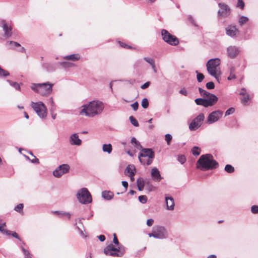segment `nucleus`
Wrapping results in <instances>:
<instances>
[{"label": "nucleus", "mask_w": 258, "mask_h": 258, "mask_svg": "<svg viewBox=\"0 0 258 258\" xmlns=\"http://www.w3.org/2000/svg\"><path fill=\"white\" fill-rule=\"evenodd\" d=\"M81 108L80 114H84L89 117H93L102 113L104 108V104L102 101L96 100L83 105Z\"/></svg>", "instance_id": "1"}, {"label": "nucleus", "mask_w": 258, "mask_h": 258, "mask_svg": "<svg viewBox=\"0 0 258 258\" xmlns=\"http://www.w3.org/2000/svg\"><path fill=\"white\" fill-rule=\"evenodd\" d=\"M218 166V162L209 154L202 155L197 163V168L202 170H212L217 168Z\"/></svg>", "instance_id": "2"}, {"label": "nucleus", "mask_w": 258, "mask_h": 258, "mask_svg": "<svg viewBox=\"0 0 258 258\" xmlns=\"http://www.w3.org/2000/svg\"><path fill=\"white\" fill-rule=\"evenodd\" d=\"M53 84L48 82L43 83H32L31 88L42 96H47L52 92Z\"/></svg>", "instance_id": "3"}, {"label": "nucleus", "mask_w": 258, "mask_h": 258, "mask_svg": "<svg viewBox=\"0 0 258 258\" xmlns=\"http://www.w3.org/2000/svg\"><path fill=\"white\" fill-rule=\"evenodd\" d=\"M221 63V60L218 58H211L209 59L207 64V70L208 73L214 77L218 82H219V77L221 75L219 70V66Z\"/></svg>", "instance_id": "4"}, {"label": "nucleus", "mask_w": 258, "mask_h": 258, "mask_svg": "<svg viewBox=\"0 0 258 258\" xmlns=\"http://www.w3.org/2000/svg\"><path fill=\"white\" fill-rule=\"evenodd\" d=\"M140 150H141L138 156L140 162L145 165H150L152 163V159L155 157L154 151L151 149L143 147Z\"/></svg>", "instance_id": "5"}, {"label": "nucleus", "mask_w": 258, "mask_h": 258, "mask_svg": "<svg viewBox=\"0 0 258 258\" xmlns=\"http://www.w3.org/2000/svg\"><path fill=\"white\" fill-rule=\"evenodd\" d=\"M199 91L201 96L205 99L207 107L213 106L217 102L218 98L215 94L210 93L201 88H199Z\"/></svg>", "instance_id": "6"}, {"label": "nucleus", "mask_w": 258, "mask_h": 258, "mask_svg": "<svg viewBox=\"0 0 258 258\" xmlns=\"http://www.w3.org/2000/svg\"><path fill=\"white\" fill-rule=\"evenodd\" d=\"M30 106L40 118L44 119L46 117L47 115V109L45 104L42 102H32Z\"/></svg>", "instance_id": "7"}, {"label": "nucleus", "mask_w": 258, "mask_h": 258, "mask_svg": "<svg viewBox=\"0 0 258 258\" xmlns=\"http://www.w3.org/2000/svg\"><path fill=\"white\" fill-rule=\"evenodd\" d=\"M76 196L79 202L83 204H87L92 202L91 195L85 187L79 189Z\"/></svg>", "instance_id": "8"}, {"label": "nucleus", "mask_w": 258, "mask_h": 258, "mask_svg": "<svg viewBox=\"0 0 258 258\" xmlns=\"http://www.w3.org/2000/svg\"><path fill=\"white\" fill-rule=\"evenodd\" d=\"M161 33L162 39L168 44L172 46H176L179 44L178 38L174 35L170 34L167 30L162 29Z\"/></svg>", "instance_id": "9"}, {"label": "nucleus", "mask_w": 258, "mask_h": 258, "mask_svg": "<svg viewBox=\"0 0 258 258\" xmlns=\"http://www.w3.org/2000/svg\"><path fill=\"white\" fill-rule=\"evenodd\" d=\"M104 253L106 255L121 257L124 254V251L119 247L116 248L112 244H110L104 249Z\"/></svg>", "instance_id": "10"}, {"label": "nucleus", "mask_w": 258, "mask_h": 258, "mask_svg": "<svg viewBox=\"0 0 258 258\" xmlns=\"http://www.w3.org/2000/svg\"><path fill=\"white\" fill-rule=\"evenodd\" d=\"M149 237H153L158 239H164L167 237L165 228L163 226H157L152 233L148 234Z\"/></svg>", "instance_id": "11"}, {"label": "nucleus", "mask_w": 258, "mask_h": 258, "mask_svg": "<svg viewBox=\"0 0 258 258\" xmlns=\"http://www.w3.org/2000/svg\"><path fill=\"white\" fill-rule=\"evenodd\" d=\"M219 10L218 11V16L221 18H227L231 13V9L229 7L222 3H219L218 4Z\"/></svg>", "instance_id": "12"}, {"label": "nucleus", "mask_w": 258, "mask_h": 258, "mask_svg": "<svg viewBox=\"0 0 258 258\" xmlns=\"http://www.w3.org/2000/svg\"><path fill=\"white\" fill-rule=\"evenodd\" d=\"M205 118L204 114L200 113L197 117L195 118L189 125V129L190 131H195L200 127L202 124Z\"/></svg>", "instance_id": "13"}, {"label": "nucleus", "mask_w": 258, "mask_h": 258, "mask_svg": "<svg viewBox=\"0 0 258 258\" xmlns=\"http://www.w3.org/2000/svg\"><path fill=\"white\" fill-rule=\"evenodd\" d=\"M222 115L223 111L220 110H216L212 112L208 117L207 123L208 124H212L218 121Z\"/></svg>", "instance_id": "14"}, {"label": "nucleus", "mask_w": 258, "mask_h": 258, "mask_svg": "<svg viewBox=\"0 0 258 258\" xmlns=\"http://www.w3.org/2000/svg\"><path fill=\"white\" fill-rule=\"evenodd\" d=\"M70 169V166L68 164H62L59 165L53 172V175L56 177H59L63 174L67 173Z\"/></svg>", "instance_id": "15"}, {"label": "nucleus", "mask_w": 258, "mask_h": 258, "mask_svg": "<svg viewBox=\"0 0 258 258\" xmlns=\"http://www.w3.org/2000/svg\"><path fill=\"white\" fill-rule=\"evenodd\" d=\"M2 28L4 31V36L6 38H9L12 35V27L9 25L6 20L2 21Z\"/></svg>", "instance_id": "16"}, {"label": "nucleus", "mask_w": 258, "mask_h": 258, "mask_svg": "<svg viewBox=\"0 0 258 258\" xmlns=\"http://www.w3.org/2000/svg\"><path fill=\"white\" fill-rule=\"evenodd\" d=\"M239 52V48L235 46H230L227 48V55L231 58L236 57Z\"/></svg>", "instance_id": "17"}, {"label": "nucleus", "mask_w": 258, "mask_h": 258, "mask_svg": "<svg viewBox=\"0 0 258 258\" xmlns=\"http://www.w3.org/2000/svg\"><path fill=\"white\" fill-rule=\"evenodd\" d=\"M70 143L72 145L80 146L82 144V141L77 134H73L70 138Z\"/></svg>", "instance_id": "18"}, {"label": "nucleus", "mask_w": 258, "mask_h": 258, "mask_svg": "<svg viewBox=\"0 0 258 258\" xmlns=\"http://www.w3.org/2000/svg\"><path fill=\"white\" fill-rule=\"evenodd\" d=\"M151 176L156 181H160L162 179L159 171L157 168H153L151 170Z\"/></svg>", "instance_id": "19"}, {"label": "nucleus", "mask_w": 258, "mask_h": 258, "mask_svg": "<svg viewBox=\"0 0 258 258\" xmlns=\"http://www.w3.org/2000/svg\"><path fill=\"white\" fill-rule=\"evenodd\" d=\"M238 32L235 26H228L226 28V34L230 37L235 36Z\"/></svg>", "instance_id": "20"}, {"label": "nucleus", "mask_w": 258, "mask_h": 258, "mask_svg": "<svg viewBox=\"0 0 258 258\" xmlns=\"http://www.w3.org/2000/svg\"><path fill=\"white\" fill-rule=\"evenodd\" d=\"M136 168L134 165H128L124 171L125 174L127 175L130 178H132L135 174Z\"/></svg>", "instance_id": "21"}, {"label": "nucleus", "mask_w": 258, "mask_h": 258, "mask_svg": "<svg viewBox=\"0 0 258 258\" xmlns=\"http://www.w3.org/2000/svg\"><path fill=\"white\" fill-rule=\"evenodd\" d=\"M165 201L167 209L169 210H173L174 208V202L171 197H165Z\"/></svg>", "instance_id": "22"}, {"label": "nucleus", "mask_w": 258, "mask_h": 258, "mask_svg": "<svg viewBox=\"0 0 258 258\" xmlns=\"http://www.w3.org/2000/svg\"><path fill=\"white\" fill-rule=\"evenodd\" d=\"M102 197L106 201H110L113 198L114 194L110 190H104L101 193Z\"/></svg>", "instance_id": "23"}, {"label": "nucleus", "mask_w": 258, "mask_h": 258, "mask_svg": "<svg viewBox=\"0 0 258 258\" xmlns=\"http://www.w3.org/2000/svg\"><path fill=\"white\" fill-rule=\"evenodd\" d=\"M56 64L46 62L42 64V67L47 71L52 72L55 70L56 66Z\"/></svg>", "instance_id": "24"}, {"label": "nucleus", "mask_w": 258, "mask_h": 258, "mask_svg": "<svg viewBox=\"0 0 258 258\" xmlns=\"http://www.w3.org/2000/svg\"><path fill=\"white\" fill-rule=\"evenodd\" d=\"M0 232L7 235H11V231L7 229L5 222L0 223Z\"/></svg>", "instance_id": "25"}, {"label": "nucleus", "mask_w": 258, "mask_h": 258, "mask_svg": "<svg viewBox=\"0 0 258 258\" xmlns=\"http://www.w3.org/2000/svg\"><path fill=\"white\" fill-rule=\"evenodd\" d=\"M64 59L67 60H72L73 61L78 60L80 58V56L78 54H73L67 55L63 57Z\"/></svg>", "instance_id": "26"}, {"label": "nucleus", "mask_w": 258, "mask_h": 258, "mask_svg": "<svg viewBox=\"0 0 258 258\" xmlns=\"http://www.w3.org/2000/svg\"><path fill=\"white\" fill-rule=\"evenodd\" d=\"M229 76L228 77V80H231L236 78V76L234 74L235 68L233 66H230L229 69Z\"/></svg>", "instance_id": "27"}, {"label": "nucleus", "mask_w": 258, "mask_h": 258, "mask_svg": "<svg viewBox=\"0 0 258 258\" xmlns=\"http://www.w3.org/2000/svg\"><path fill=\"white\" fill-rule=\"evenodd\" d=\"M137 186L139 190L142 191L144 187V180L142 178H139L137 180Z\"/></svg>", "instance_id": "28"}, {"label": "nucleus", "mask_w": 258, "mask_h": 258, "mask_svg": "<svg viewBox=\"0 0 258 258\" xmlns=\"http://www.w3.org/2000/svg\"><path fill=\"white\" fill-rule=\"evenodd\" d=\"M102 150L104 152L110 154L112 150V146L110 144H103L102 146Z\"/></svg>", "instance_id": "29"}, {"label": "nucleus", "mask_w": 258, "mask_h": 258, "mask_svg": "<svg viewBox=\"0 0 258 258\" xmlns=\"http://www.w3.org/2000/svg\"><path fill=\"white\" fill-rule=\"evenodd\" d=\"M195 103L198 105H202L205 107H207L205 99L204 97L197 98L195 100Z\"/></svg>", "instance_id": "30"}, {"label": "nucleus", "mask_w": 258, "mask_h": 258, "mask_svg": "<svg viewBox=\"0 0 258 258\" xmlns=\"http://www.w3.org/2000/svg\"><path fill=\"white\" fill-rule=\"evenodd\" d=\"M131 142L136 148L139 150L142 149V146H141V144L137 140L135 137H133L132 138Z\"/></svg>", "instance_id": "31"}, {"label": "nucleus", "mask_w": 258, "mask_h": 258, "mask_svg": "<svg viewBox=\"0 0 258 258\" xmlns=\"http://www.w3.org/2000/svg\"><path fill=\"white\" fill-rule=\"evenodd\" d=\"M7 81L9 83V84L13 87L16 90L20 91L21 87L19 84L17 82H13L10 80H7Z\"/></svg>", "instance_id": "32"}, {"label": "nucleus", "mask_w": 258, "mask_h": 258, "mask_svg": "<svg viewBox=\"0 0 258 258\" xmlns=\"http://www.w3.org/2000/svg\"><path fill=\"white\" fill-rule=\"evenodd\" d=\"M248 21V18L247 17L242 16L239 18L238 20V22L240 25L242 26L243 24H245L246 22H247Z\"/></svg>", "instance_id": "33"}, {"label": "nucleus", "mask_w": 258, "mask_h": 258, "mask_svg": "<svg viewBox=\"0 0 258 258\" xmlns=\"http://www.w3.org/2000/svg\"><path fill=\"white\" fill-rule=\"evenodd\" d=\"M48 101L50 103V106H51L50 108V112L54 111V110L55 109V105L53 98L52 97L49 98Z\"/></svg>", "instance_id": "34"}, {"label": "nucleus", "mask_w": 258, "mask_h": 258, "mask_svg": "<svg viewBox=\"0 0 258 258\" xmlns=\"http://www.w3.org/2000/svg\"><path fill=\"white\" fill-rule=\"evenodd\" d=\"M196 73L197 74L198 82L199 83L202 82L205 78L204 75L203 74L199 73L198 71H196Z\"/></svg>", "instance_id": "35"}, {"label": "nucleus", "mask_w": 258, "mask_h": 258, "mask_svg": "<svg viewBox=\"0 0 258 258\" xmlns=\"http://www.w3.org/2000/svg\"><path fill=\"white\" fill-rule=\"evenodd\" d=\"M144 59L151 66L152 69H154L155 62L152 58L145 57L144 58Z\"/></svg>", "instance_id": "36"}, {"label": "nucleus", "mask_w": 258, "mask_h": 258, "mask_svg": "<svg viewBox=\"0 0 258 258\" xmlns=\"http://www.w3.org/2000/svg\"><path fill=\"white\" fill-rule=\"evenodd\" d=\"M224 169L227 172L229 173H231L234 171V167L229 164L226 165Z\"/></svg>", "instance_id": "37"}, {"label": "nucleus", "mask_w": 258, "mask_h": 258, "mask_svg": "<svg viewBox=\"0 0 258 258\" xmlns=\"http://www.w3.org/2000/svg\"><path fill=\"white\" fill-rule=\"evenodd\" d=\"M59 64H60V66L64 68L72 67L74 66V64L72 63L67 61L61 62H59Z\"/></svg>", "instance_id": "38"}, {"label": "nucleus", "mask_w": 258, "mask_h": 258, "mask_svg": "<svg viewBox=\"0 0 258 258\" xmlns=\"http://www.w3.org/2000/svg\"><path fill=\"white\" fill-rule=\"evenodd\" d=\"M200 149L197 146L194 147L192 149V153L195 156L199 155L200 154Z\"/></svg>", "instance_id": "39"}, {"label": "nucleus", "mask_w": 258, "mask_h": 258, "mask_svg": "<svg viewBox=\"0 0 258 258\" xmlns=\"http://www.w3.org/2000/svg\"><path fill=\"white\" fill-rule=\"evenodd\" d=\"M129 119H130V121L131 122V123L133 125H134L135 126H139V123L138 122V121L136 119V118L133 116H131L130 117H129Z\"/></svg>", "instance_id": "40"}, {"label": "nucleus", "mask_w": 258, "mask_h": 258, "mask_svg": "<svg viewBox=\"0 0 258 258\" xmlns=\"http://www.w3.org/2000/svg\"><path fill=\"white\" fill-rule=\"evenodd\" d=\"M21 248L26 258H32L29 251L28 250L24 248V247H23L22 246L21 247Z\"/></svg>", "instance_id": "41"}, {"label": "nucleus", "mask_w": 258, "mask_h": 258, "mask_svg": "<svg viewBox=\"0 0 258 258\" xmlns=\"http://www.w3.org/2000/svg\"><path fill=\"white\" fill-rule=\"evenodd\" d=\"M10 75V73L7 71L4 70L0 67V77H7Z\"/></svg>", "instance_id": "42"}, {"label": "nucleus", "mask_w": 258, "mask_h": 258, "mask_svg": "<svg viewBox=\"0 0 258 258\" xmlns=\"http://www.w3.org/2000/svg\"><path fill=\"white\" fill-rule=\"evenodd\" d=\"M54 213L57 214L60 217H61L62 215H66L68 216V219H70L71 216V214L70 213H68V212H62L56 211L54 212Z\"/></svg>", "instance_id": "43"}, {"label": "nucleus", "mask_w": 258, "mask_h": 258, "mask_svg": "<svg viewBox=\"0 0 258 258\" xmlns=\"http://www.w3.org/2000/svg\"><path fill=\"white\" fill-rule=\"evenodd\" d=\"M142 106L143 108L146 109L148 108L149 106V101L147 98H144L142 100V103H141Z\"/></svg>", "instance_id": "44"}, {"label": "nucleus", "mask_w": 258, "mask_h": 258, "mask_svg": "<svg viewBox=\"0 0 258 258\" xmlns=\"http://www.w3.org/2000/svg\"><path fill=\"white\" fill-rule=\"evenodd\" d=\"M172 139V136L169 134H167L165 136V140L167 142L168 145H170L171 141Z\"/></svg>", "instance_id": "45"}, {"label": "nucleus", "mask_w": 258, "mask_h": 258, "mask_svg": "<svg viewBox=\"0 0 258 258\" xmlns=\"http://www.w3.org/2000/svg\"><path fill=\"white\" fill-rule=\"evenodd\" d=\"M8 43L12 45L11 47V49H14L16 47H21L20 44L17 42L10 41H9Z\"/></svg>", "instance_id": "46"}, {"label": "nucleus", "mask_w": 258, "mask_h": 258, "mask_svg": "<svg viewBox=\"0 0 258 258\" xmlns=\"http://www.w3.org/2000/svg\"><path fill=\"white\" fill-rule=\"evenodd\" d=\"M249 100V96L248 94H246V95H244L241 98V100L243 104H245Z\"/></svg>", "instance_id": "47"}, {"label": "nucleus", "mask_w": 258, "mask_h": 258, "mask_svg": "<svg viewBox=\"0 0 258 258\" xmlns=\"http://www.w3.org/2000/svg\"><path fill=\"white\" fill-rule=\"evenodd\" d=\"M139 201L143 204H145L147 201V197L146 196H140L138 198Z\"/></svg>", "instance_id": "48"}, {"label": "nucleus", "mask_w": 258, "mask_h": 258, "mask_svg": "<svg viewBox=\"0 0 258 258\" xmlns=\"http://www.w3.org/2000/svg\"><path fill=\"white\" fill-rule=\"evenodd\" d=\"M235 111V109L233 107L229 108L228 109H227L225 113V116H228L230 114H233Z\"/></svg>", "instance_id": "49"}, {"label": "nucleus", "mask_w": 258, "mask_h": 258, "mask_svg": "<svg viewBox=\"0 0 258 258\" xmlns=\"http://www.w3.org/2000/svg\"><path fill=\"white\" fill-rule=\"evenodd\" d=\"M206 86L208 89H213L215 88V84L213 82H209L206 84Z\"/></svg>", "instance_id": "50"}, {"label": "nucleus", "mask_w": 258, "mask_h": 258, "mask_svg": "<svg viewBox=\"0 0 258 258\" xmlns=\"http://www.w3.org/2000/svg\"><path fill=\"white\" fill-rule=\"evenodd\" d=\"M236 6L242 10L244 7V3L242 0H238Z\"/></svg>", "instance_id": "51"}, {"label": "nucleus", "mask_w": 258, "mask_h": 258, "mask_svg": "<svg viewBox=\"0 0 258 258\" xmlns=\"http://www.w3.org/2000/svg\"><path fill=\"white\" fill-rule=\"evenodd\" d=\"M178 161L182 164L184 163L186 161V158L184 155L179 156L178 157Z\"/></svg>", "instance_id": "52"}, {"label": "nucleus", "mask_w": 258, "mask_h": 258, "mask_svg": "<svg viewBox=\"0 0 258 258\" xmlns=\"http://www.w3.org/2000/svg\"><path fill=\"white\" fill-rule=\"evenodd\" d=\"M23 208V204H19L15 208V210L17 212H20Z\"/></svg>", "instance_id": "53"}, {"label": "nucleus", "mask_w": 258, "mask_h": 258, "mask_svg": "<svg viewBox=\"0 0 258 258\" xmlns=\"http://www.w3.org/2000/svg\"><path fill=\"white\" fill-rule=\"evenodd\" d=\"M251 211L253 214L258 213V206L254 205L251 207Z\"/></svg>", "instance_id": "54"}, {"label": "nucleus", "mask_w": 258, "mask_h": 258, "mask_svg": "<svg viewBox=\"0 0 258 258\" xmlns=\"http://www.w3.org/2000/svg\"><path fill=\"white\" fill-rule=\"evenodd\" d=\"M150 85V82H147L141 86V88L142 89H145L147 88Z\"/></svg>", "instance_id": "55"}, {"label": "nucleus", "mask_w": 258, "mask_h": 258, "mask_svg": "<svg viewBox=\"0 0 258 258\" xmlns=\"http://www.w3.org/2000/svg\"><path fill=\"white\" fill-rule=\"evenodd\" d=\"M131 106L132 107V108H133V109L135 111H136L138 108L139 104H138V102L136 101L135 103H134L133 104H132Z\"/></svg>", "instance_id": "56"}, {"label": "nucleus", "mask_w": 258, "mask_h": 258, "mask_svg": "<svg viewBox=\"0 0 258 258\" xmlns=\"http://www.w3.org/2000/svg\"><path fill=\"white\" fill-rule=\"evenodd\" d=\"M30 154L33 156L34 159L31 160V162L33 163H39V160L38 159L36 158L35 156H34L32 153H30Z\"/></svg>", "instance_id": "57"}, {"label": "nucleus", "mask_w": 258, "mask_h": 258, "mask_svg": "<svg viewBox=\"0 0 258 258\" xmlns=\"http://www.w3.org/2000/svg\"><path fill=\"white\" fill-rule=\"evenodd\" d=\"M154 223V220L152 219H149L147 221V225L148 226H151Z\"/></svg>", "instance_id": "58"}, {"label": "nucleus", "mask_w": 258, "mask_h": 258, "mask_svg": "<svg viewBox=\"0 0 258 258\" xmlns=\"http://www.w3.org/2000/svg\"><path fill=\"white\" fill-rule=\"evenodd\" d=\"M246 94H248V93L246 92V89L244 88H242L240 92L239 93V94L240 95L244 96V95H246Z\"/></svg>", "instance_id": "59"}, {"label": "nucleus", "mask_w": 258, "mask_h": 258, "mask_svg": "<svg viewBox=\"0 0 258 258\" xmlns=\"http://www.w3.org/2000/svg\"><path fill=\"white\" fill-rule=\"evenodd\" d=\"M179 93L184 96H187V91L185 88H183L179 91Z\"/></svg>", "instance_id": "60"}, {"label": "nucleus", "mask_w": 258, "mask_h": 258, "mask_svg": "<svg viewBox=\"0 0 258 258\" xmlns=\"http://www.w3.org/2000/svg\"><path fill=\"white\" fill-rule=\"evenodd\" d=\"M113 242L116 245H118L119 244L118 240V239H117V237L116 236V235L115 234H114V235H113Z\"/></svg>", "instance_id": "61"}, {"label": "nucleus", "mask_w": 258, "mask_h": 258, "mask_svg": "<svg viewBox=\"0 0 258 258\" xmlns=\"http://www.w3.org/2000/svg\"><path fill=\"white\" fill-rule=\"evenodd\" d=\"M12 236L13 237H15V238H17L18 239H19V240H21V239L20 238V237H19L18 235L15 232H12L11 231V234Z\"/></svg>", "instance_id": "62"}, {"label": "nucleus", "mask_w": 258, "mask_h": 258, "mask_svg": "<svg viewBox=\"0 0 258 258\" xmlns=\"http://www.w3.org/2000/svg\"><path fill=\"white\" fill-rule=\"evenodd\" d=\"M119 44H120V45L123 47V48H131L130 46H129L128 45H126V44L123 43V42H121L120 41H119L118 42Z\"/></svg>", "instance_id": "63"}, {"label": "nucleus", "mask_w": 258, "mask_h": 258, "mask_svg": "<svg viewBox=\"0 0 258 258\" xmlns=\"http://www.w3.org/2000/svg\"><path fill=\"white\" fill-rule=\"evenodd\" d=\"M122 186L125 188V190L127 189V186H128V183L126 181H122Z\"/></svg>", "instance_id": "64"}]
</instances>
